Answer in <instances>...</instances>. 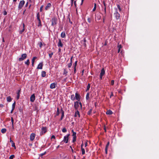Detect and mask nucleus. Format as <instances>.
<instances>
[{"mask_svg":"<svg viewBox=\"0 0 159 159\" xmlns=\"http://www.w3.org/2000/svg\"><path fill=\"white\" fill-rule=\"evenodd\" d=\"M37 19L39 21V24L38 26V27H41L42 25L41 24V21L40 19V16L39 15V13H38L37 15Z\"/></svg>","mask_w":159,"mask_h":159,"instance_id":"5","label":"nucleus"},{"mask_svg":"<svg viewBox=\"0 0 159 159\" xmlns=\"http://www.w3.org/2000/svg\"><path fill=\"white\" fill-rule=\"evenodd\" d=\"M117 7L118 8V9L119 10V11H121V8L120 6L118 4V5H117Z\"/></svg>","mask_w":159,"mask_h":159,"instance_id":"41","label":"nucleus"},{"mask_svg":"<svg viewBox=\"0 0 159 159\" xmlns=\"http://www.w3.org/2000/svg\"><path fill=\"white\" fill-rule=\"evenodd\" d=\"M25 24L23 23V29L22 30H20L19 32V34H22V33L25 31Z\"/></svg>","mask_w":159,"mask_h":159,"instance_id":"18","label":"nucleus"},{"mask_svg":"<svg viewBox=\"0 0 159 159\" xmlns=\"http://www.w3.org/2000/svg\"><path fill=\"white\" fill-rule=\"evenodd\" d=\"M43 5L41 6V7H40V12L42 11V10H43Z\"/></svg>","mask_w":159,"mask_h":159,"instance_id":"51","label":"nucleus"},{"mask_svg":"<svg viewBox=\"0 0 159 159\" xmlns=\"http://www.w3.org/2000/svg\"><path fill=\"white\" fill-rule=\"evenodd\" d=\"M114 15L116 19L118 20L119 19L120 17V15L117 11H116V12L114 13Z\"/></svg>","mask_w":159,"mask_h":159,"instance_id":"9","label":"nucleus"},{"mask_svg":"<svg viewBox=\"0 0 159 159\" xmlns=\"http://www.w3.org/2000/svg\"><path fill=\"white\" fill-rule=\"evenodd\" d=\"M59 114H60L59 109V108L57 107V111L56 114L55 116H58L59 115Z\"/></svg>","mask_w":159,"mask_h":159,"instance_id":"30","label":"nucleus"},{"mask_svg":"<svg viewBox=\"0 0 159 159\" xmlns=\"http://www.w3.org/2000/svg\"><path fill=\"white\" fill-rule=\"evenodd\" d=\"M107 149H107V148H105V153L106 154L107 153Z\"/></svg>","mask_w":159,"mask_h":159,"instance_id":"63","label":"nucleus"},{"mask_svg":"<svg viewBox=\"0 0 159 159\" xmlns=\"http://www.w3.org/2000/svg\"><path fill=\"white\" fill-rule=\"evenodd\" d=\"M10 142L11 143V146L12 147H14L15 149L16 148V146L15 143L11 140V138H10Z\"/></svg>","mask_w":159,"mask_h":159,"instance_id":"14","label":"nucleus"},{"mask_svg":"<svg viewBox=\"0 0 159 159\" xmlns=\"http://www.w3.org/2000/svg\"><path fill=\"white\" fill-rule=\"evenodd\" d=\"M72 131L73 133L72 136H73V137H76V133L75 132H74L73 131V130H72Z\"/></svg>","mask_w":159,"mask_h":159,"instance_id":"31","label":"nucleus"},{"mask_svg":"<svg viewBox=\"0 0 159 159\" xmlns=\"http://www.w3.org/2000/svg\"><path fill=\"white\" fill-rule=\"evenodd\" d=\"M51 21L52 22V25L53 26H55L57 23V19L56 17H54L51 19Z\"/></svg>","mask_w":159,"mask_h":159,"instance_id":"1","label":"nucleus"},{"mask_svg":"<svg viewBox=\"0 0 159 159\" xmlns=\"http://www.w3.org/2000/svg\"><path fill=\"white\" fill-rule=\"evenodd\" d=\"M53 52H52L50 53H49V54H48L50 58H51L52 57V56L53 55Z\"/></svg>","mask_w":159,"mask_h":159,"instance_id":"45","label":"nucleus"},{"mask_svg":"<svg viewBox=\"0 0 159 159\" xmlns=\"http://www.w3.org/2000/svg\"><path fill=\"white\" fill-rule=\"evenodd\" d=\"M35 96L34 94H32L30 97V101L32 102H34L35 100Z\"/></svg>","mask_w":159,"mask_h":159,"instance_id":"11","label":"nucleus"},{"mask_svg":"<svg viewBox=\"0 0 159 159\" xmlns=\"http://www.w3.org/2000/svg\"><path fill=\"white\" fill-rule=\"evenodd\" d=\"M57 46L58 47H62L63 46V44L62 43L61 40L60 39H59V41L57 44Z\"/></svg>","mask_w":159,"mask_h":159,"instance_id":"13","label":"nucleus"},{"mask_svg":"<svg viewBox=\"0 0 159 159\" xmlns=\"http://www.w3.org/2000/svg\"><path fill=\"white\" fill-rule=\"evenodd\" d=\"M25 3V2L24 0H22L20 1V2L19 3V6H18V9H20L23 7L24 5V4Z\"/></svg>","mask_w":159,"mask_h":159,"instance_id":"6","label":"nucleus"},{"mask_svg":"<svg viewBox=\"0 0 159 159\" xmlns=\"http://www.w3.org/2000/svg\"><path fill=\"white\" fill-rule=\"evenodd\" d=\"M6 131H7V129L5 128L2 129L1 130V132L3 134H4V133H5L6 132Z\"/></svg>","mask_w":159,"mask_h":159,"instance_id":"29","label":"nucleus"},{"mask_svg":"<svg viewBox=\"0 0 159 159\" xmlns=\"http://www.w3.org/2000/svg\"><path fill=\"white\" fill-rule=\"evenodd\" d=\"M92 109H90L88 112V114L89 115H90L92 112Z\"/></svg>","mask_w":159,"mask_h":159,"instance_id":"44","label":"nucleus"},{"mask_svg":"<svg viewBox=\"0 0 159 159\" xmlns=\"http://www.w3.org/2000/svg\"><path fill=\"white\" fill-rule=\"evenodd\" d=\"M68 71L66 69H65L64 70V72L63 73V74L64 75H65L66 76L67 75Z\"/></svg>","mask_w":159,"mask_h":159,"instance_id":"24","label":"nucleus"},{"mask_svg":"<svg viewBox=\"0 0 159 159\" xmlns=\"http://www.w3.org/2000/svg\"><path fill=\"white\" fill-rule=\"evenodd\" d=\"M16 105V102H14L12 104V109H14Z\"/></svg>","mask_w":159,"mask_h":159,"instance_id":"38","label":"nucleus"},{"mask_svg":"<svg viewBox=\"0 0 159 159\" xmlns=\"http://www.w3.org/2000/svg\"><path fill=\"white\" fill-rule=\"evenodd\" d=\"M106 15H104L103 16V22H104V20L106 18Z\"/></svg>","mask_w":159,"mask_h":159,"instance_id":"56","label":"nucleus"},{"mask_svg":"<svg viewBox=\"0 0 159 159\" xmlns=\"http://www.w3.org/2000/svg\"><path fill=\"white\" fill-rule=\"evenodd\" d=\"M61 37L62 38H65L66 37V35L65 34V33L64 31H63L61 32Z\"/></svg>","mask_w":159,"mask_h":159,"instance_id":"20","label":"nucleus"},{"mask_svg":"<svg viewBox=\"0 0 159 159\" xmlns=\"http://www.w3.org/2000/svg\"><path fill=\"white\" fill-rule=\"evenodd\" d=\"M81 151H82V155H84L85 153V151L84 149V148H81Z\"/></svg>","mask_w":159,"mask_h":159,"instance_id":"37","label":"nucleus"},{"mask_svg":"<svg viewBox=\"0 0 159 159\" xmlns=\"http://www.w3.org/2000/svg\"><path fill=\"white\" fill-rule=\"evenodd\" d=\"M69 16H70V15L69 14L68 16V18L69 19V21L70 23L71 24H72V22L70 21V19L69 17Z\"/></svg>","mask_w":159,"mask_h":159,"instance_id":"50","label":"nucleus"},{"mask_svg":"<svg viewBox=\"0 0 159 159\" xmlns=\"http://www.w3.org/2000/svg\"><path fill=\"white\" fill-rule=\"evenodd\" d=\"M103 4L104 6V7H106V4L105 2V1H103Z\"/></svg>","mask_w":159,"mask_h":159,"instance_id":"64","label":"nucleus"},{"mask_svg":"<svg viewBox=\"0 0 159 159\" xmlns=\"http://www.w3.org/2000/svg\"><path fill=\"white\" fill-rule=\"evenodd\" d=\"M114 80H112L111 81V84L112 85H113L114 84Z\"/></svg>","mask_w":159,"mask_h":159,"instance_id":"54","label":"nucleus"},{"mask_svg":"<svg viewBox=\"0 0 159 159\" xmlns=\"http://www.w3.org/2000/svg\"><path fill=\"white\" fill-rule=\"evenodd\" d=\"M112 113L113 112L112 111L110 110H107L106 112L107 114L110 115L112 114Z\"/></svg>","mask_w":159,"mask_h":159,"instance_id":"23","label":"nucleus"},{"mask_svg":"<svg viewBox=\"0 0 159 159\" xmlns=\"http://www.w3.org/2000/svg\"><path fill=\"white\" fill-rule=\"evenodd\" d=\"M96 7H97L96 4V3H95L94 4V7L93 8V11H94L96 10Z\"/></svg>","mask_w":159,"mask_h":159,"instance_id":"34","label":"nucleus"},{"mask_svg":"<svg viewBox=\"0 0 159 159\" xmlns=\"http://www.w3.org/2000/svg\"><path fill=\"white\" fill-rule=\"evenodd\" d=\"M43 64L42 62L40 63L38 66L37 67V69H42L43 68Z\"/></svg>","mask_w":159,"mask_h":159,"instance_id":"12","label":"nucleus"},{"mask_svg":"<svg viewBox=\"0 0 159 159\" xmlns=\"http://www.w3.org/2000/svg\"><path fill=\"white\" fill-rule=\"evenodd\" d=\"M87 21L89 23H90L91 22V19L89 18H88L87 19Z\"/></svg>","mask_w":159,"mask_h":159,"instance_id":"52","label":"nucleus"},{"mask_svg":"<svg viewBox=\"0 0 159 159\" xmlns=\"http://www.w3.org/2000/svg\"><path fill=\"white\" fill-rule=\"evenodd\" d=\"M11 122H12V125L13 128H14V119L12 117L11 118Z\"/></svg>","mask_w":159,"mask_h":159,"instance_id":"32","label":"nucleus"},{"mask_svg":"<svg viewBox=\"0 0 159 159\" xmlns=\"http://www.w3.org/2000/svg\"><path fill=\"white\" fill-rule=\"evenodd\" d=\"M27 55L26 53L22 54L21 55V57L19 58L18 59L19 61H23L27 57Z\"/></svg>","mask_w":159,"mask_h":159,"instance_id":"3","label":"nucleus"},{"mask_svg":"<svg viewBox=\"0 0 159 159\" xmlns=\"http://www.w3.org/2000/svg\"><path fill=\"white\" fill-rule=\"evenodd\" d=\"M61 118H60V120H62L63 117L64 116V111L62 110V108H61Z\"/></svg>","mask_w":159,"mask_h":159,"instance_id":"15","label":"nucleus"},{"mask_svg":"<svg viewBox=\"0 0 159 159\" xmlns=\"http://www.w3.org/2000/svg\"><path fill=\"white\" fill-rule=\"evenodd\" d=\"M47 132V128L46 127H43L41 129V131L40 133L41 136L45 134Z\"/></svg>","mask_w":159,"mask_h":159,"instance_id":"2","label":"nucleus"},{"mask_svg":"<svg viewBox=\"0 0 159 159\" xmlns=\"http://www.w3.org/2000/svg\"><path fill=\"white\" fill-rule=\"evenodd\" d=\"M52 5L50 3H48L47 5L45 7V9L46 10H47L48 9V8H50L51 7Z\"/></svg>","mask_w":159,"mask_h":159,"instance_id":"21","label":"nucleus"},{"mask_svg":"<svg viewBox=\"0 0 159 159\" xmlns=\"http://www.w3.org/2000/svg\"><path fill=\"white\" fill-rule=\"evenodd\" d=\"M113 96V93L112 92H111V95L110 96V98H111V97H112V96Z\"/></svg>","mask_w":159,"mask_h":159,"instance_id":"60","label":"nucleus"},{"mask_svg":"<svg viewBox=\"0 0 159 159\" xmlns=\"http://www.w3.org/2000/svg\"><path fill=\"white\" fill-rule=\"evenodd\" d=\"M76 137H73V140L72 142L73 143L75 142L76 141Z\"/></svg>","mask_w":159,"mask_h":159,"instance_id":"48","label":"nucleus"},{"mask_svg":"<svg viewBox=\"0 0 159 159\" xmlns=\"http://www.w3.org/2000/svg\"><path fill=\"white\" fill-rule=\"evenodd\" d=\"M74 74H75L76 73V68H74Z\"/></svg>","mask_w":159,"mask_h":159,"instance_id":"58","label":"nucleus"},{"mask_svg":"<svg viewBox=\"0 0 159 159\" xmlns=\"http://www.w3.org/2000/svg\"><path fill=\"white\" fill-rule=\"evenodd\" d=\"M70 135V134H68L64 136L63 141L64 142L66 143H67L68 142V137Z\"/></svg>","mask_w":159,"mask_h":159,"instance_id":"8","label":"nucleus"},{"mask_svg":"<svg viewBox=\"0 0 159 159\" xmlns=\"http://www.w3.org/2000/svg\"><path fill=\"white\" fill-rule=\"evenodd\" d=\"M90 84H88L87 86V88H86V92H87L88 91L89 89L90 88Z\"/></svg>","mask_w":159,"mask_h":159,"instance_id":"27","label":"nucleus"},{"mask_svg":"<svg viewBox=\"0 0 159 159\" xmlns=\"http://www.w3.org/2000/svg\"><path fill=\"white\" fill-rule=\"evenodd\" d=\"M117 47L118 48L121 49L122 48V45L121 44H118V45L117 46Z\"/></svg>","mask_w":159,"mask_h":159,"instance_id":"47","label":"nucleus"},{"mask_svg":"<svg viewBox=\"0 0 159 159\" xmlns=\"http://www.w3.org/2000/svg\"><path fill=\"white\" fill-rule=\"evenodd\" d=\"M77 62H78V61H76L75 63L73 64V67H74V68H76V66L77 65Z\"/></svg>","mask_w":159,"mask_h":159,"instance_id":"36","label":"nucleus"},{"mask_svg":"<svg viewBox=\"0 0 159 159\" xmlns=\"http://www.w3.org/2000/svg\"><path fill=\"white\" fill-rule=\"evenodd\" d=\"M106 7H104V13L105 15H106Z\"/></svg>","mask_w":159,"mask_h":159,"instance_id":"49","label":"nucleus"},{"mask_svg":"<svg viewBox=\"0 0 159 159\" xmlns=\"http://www.w3.org/2000/svg\"><path fill=\"white\" fill-rule=\"evenodd\" d=\"M79 106H80L81 109L82 107V104L81 103V102H79Z\"/></svg>","mask_w":159,"mask_h":159,"instance_id":"59","label":"nucleus"},{"mask_svg":"<svg viewBox=\"0 0 159 159\" xmlns=\"http://www.w3.org/2000/svg\"><path fill=\"white\" fill-rule=\"evenodd\" d=\"M7 101L8 102H11V101L12 99L11 97L10 96L7 97Z\"/></svg>","mask_w":159,"mask_h":159,"instance_id":"26","label":"nucleus"},{"mask_svg":"<svg viewBox=\"0 0 159 159\" xmlns=\"http://www.w3.org/2000/svg\"><path fill=\"white\" fill-rule=\"evenodd\" d=\"M72 64V62H70V63L68 64V68H70L71 67Z\"/></svg>","mask_w":159,"mask_h":159,"instance_id":"42","label":"nucleus"},{"mask_svg":"<svg viewBox=\"0 0 159 159\" xmlns=\"http://www.w3.org/2000/svg\"><path fill=\"white\" fill-rule=\"evenodd\" d=\"M89 93H87L86 95V99L88 100L89 99Z\"/></svg>","mask_w":159,"mask_h":159,"instance_id":"35","label":"nucleus"},{"mask_svg":"<svg viewBox=\"0 0 159 159\" xmlns=\"http://www.w3.org/2000/svg\"><path fill=\"white\" fill-rule=\"evenodd\" d=\"M35 134L34 133H31L30 135V139L31 141H33L34 139Z\"/></svg>","mask_w":159,"mask_h":159,"instance_id":"10","label":"nucleus"},{"mask_svg":"<svg viewBox=\"0 0 159 159\" xmlns=\"http://www.w3.org/2000/svg\"><path fill=\"white\" fill-rule=\"evenodd\" d=\"M55 139V137L54 135H52L51 137V139Z\"/></svg>","mask_w":159,"mask_h":159,"instance_id":"61","label":"nucleus"},{"mask_svg":"<svg viewBox=\"0 0 159 159\" xmlns=\"http://www.w3.org/2000/svg\"><path fill=\"white\" fill-rule=\"evenodd\" d=\"M56 84L55 83H52L50 84V88L51 89H53L55 88V86H56Z\"/></svg>","mask_w":159,"mask_h":159,"instance_id":"19","label":"nucleus"},{"mask_svg":"<svg viewBox=\"0 0 159 159\" xmlns=\"http://www.w3.org/2000/svg\"><path fill=\"white\" fill-rule=\"evenodd\" d=\"M75 99L78 101H80L81 99V96L77 92L75 93Z\"/></svg>","mask_w":159,"mask_h":159,"instance_id":"4","label":"nucleus"},{"mask_svg":"<svg viewBox=\"0 0 159 159\" xmlns=\"http://www.w3.org/2000/svg\"><path fill=\"white\" fill-rule=\"evenodd\" d=\"M37 58V57H33L32 60V62H34L35 60Z\"/></svg>","mask_w":159,"mask_h":159,"instance_id":"39","label":"nucleus"},{"mask_svg":"<svg viewBox=\"0 0 159 159\" xmlns=\"http://www.w3.org/2000/svg\"><path fill=\"white\" fill-rule=\"evenodd\" d=\"M41 76L43 77H45L46 76V72L44 71H43L41 72Z\"/></svg>","mask_w":159,"mask_h":159,"instance_id":"25","label":"nucleus"},{"mask_svg":"<svg viewBox=\"0 0 159 159\" xmlns=\"http://www.w3.org/2000/svg\"><path fill=\"white\" fill-rule=\"evenodd\" d=\"M15 157L14 155H11L9 157V159H13Z\"/></svg>","mask_w":159,"mask_h":159,"instance_id":"43","label":"nucleus"},{"mask_svg":"<svg viewBox=\"0 0 159 159\" xmlns=\"http://www.w3.org/2000/svg\"><path fill=\"white\" fill-rule=\"evenodd\" d=\"M83 145H84V144H83V143H82V144H81V148H83Z\"/></svg>","mask_w":159,"mask_h":159,"instance_id":"62","label":"nucleus"},{"mask_svg":"<svg viewBox=\"0 0 159 159\" xmlns=\"http://www.w3.org/2000/svg\"><path fill=\"white\" fill-rule=\"evenodd\" d=\"M105 74V71L104 69L103 68L101 70V72L100 75H101V76H103Z\"/></svg>","mask_w":159,"mask_h":159,"instance_id":"22","label":"nucleus"},{"mask_svg":"<svg viewBox=\"0 0 159 159\" xmlns=\"http://www.w3.org/2000/svg\"><path fill=\"white\" fill-rule=\"evenodd\" d=\"M70 99L72 101H74L75 99V96L74 95V94H72L71 96Z\"/></svg>","mask_w":159,"mask_h":159,"instance_id":"28","label":"nucleus"},{"mask_svg":"<svg viewBox=\"0 0 159 159\" xmlns=\"http://www.w3.org/2000/svg\"><path fill=\"white\" fill-rule=\"evenodd\" d=\"M43 45V44L42 43L40 42V44H39V47L40 48H41L42 47V46Z\"/></svg>","mask_w":159,"mask_h":159,"instance_id":"57","label":"nucleus"},{"mask_svg":"<svg viewBox=\"0 0 159 159\" xmlns=\"http://www.w3.org/2000/svg\"><path fill=\"white\" fill-rule=\"evenodd\" d=\"M109 144H110V142H108L106 146V147H105V148H107V149H108V148L109 147Z\"/></svg>","mask_w":159,"mask_h":159,"instance_id":"46","label":"nucleus"},{"mask_svg":"<svg viewBox=\"0 0 159 159\" xmlns=\"http://www.w3.org/2000/svg\"><path fill=\"white\" fill-rule=\"evenodd\" d=\"M62 131L63 133H66L67 132V129L65 128H64L62 129Z\"/></svg>","mask_w":159,"mask_h":159,"instance_id":"40","label":"nucleus"},{"mask_svg":"<svg viewBox=\"0 0 159 159\" xmlns=\"http://www.w3.org/2000/svg\"><path fill=\"white\" fill-rule=\"evenodd\" d=\"M79 107V102L77 101L75 102L74 107L75 110H78Z\"/></svg>","mask_w":159,"mask_h":159,"instance_id":"7","label":"nucleus"},{"mask_svg":"<svg viewBox=\"0 0 159 159\" xmlns=\"http://www.w3.org/2000/svg\"><path fill=\"white\" fill-rule=\"evenodd\" d=\"M76 111H75L74 115V116L75 117H77V116H79V117H80V114L79 111L78 110H75Z\"/></svg>","mask_w":159,"mask_h":159,"instance_id":"17","label":"nucleus"},{"mask_svg":"<svg viewBox=\"0 0 159 159\" xmlns=\"http://www.w3.org/2000/svg\"><path fill=\"white\" fill-rule=\"evenodd\" d=\"M3 14L4 15H7V11H6V10H5L3 12Z\"/></svg>","mask_w":159,"mask_h":159,"instance_id":"53","label":"nucleus"},{"mask_svg":"<svg viewBox=\"0 0 159 159\" xmlns=\"http://www.w3.org/2000/svg\"><path fill=\"white\" fill-rule=\"evenodd\" d=\"M20 90L21 89H20L19 90H18V91L17 93L16 99L17 100H18L19 99Z\"/></svg>","mask_w":159,"mask_h":159,"instance_id":"16","label":"nucleus"},{"mask_svg":"<svg viewBox=\"0 0 159 159\" xmlns=\"http://www.w3.org/2000/svg\"><path fill=\"white\" fill-rule=\"evenodd\" d=\"M46 153V152H45L44 153H42L41 154H40V156H43Z\"/></svg>","mask_w":159,"mask_h":159,"instance_id":"55","label":"nucleus"},{"mask_svg":"<svg viewBox=\"0 0 159 159\" xmlns=\"http://www.w3.org/2000/svg\"><path fill=\"white\" fill-rule=\"evenodd\" d=\"M25 63L26 64L27 66H29L30 64V60L29 59H28L26 60V61L25 62Z\"/></svg>","mask_w":159,"mask_h":159,"instance_id":"33","label":"nucleus"}]
</instances>
